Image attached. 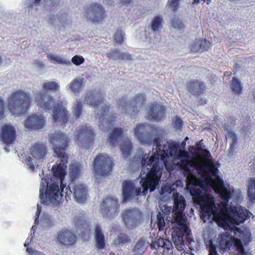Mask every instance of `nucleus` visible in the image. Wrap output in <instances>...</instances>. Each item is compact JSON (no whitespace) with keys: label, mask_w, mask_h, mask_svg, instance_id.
<instances>
[{"label":"nucleus","mask_w":255,"mask_h":255,"mask_svg":"<svg viewBox=\"0 0 255 255\" xmlns=\"http://www.w3.org/2000/svg\"><path fill=\"white\" fill-rule=\"evenodd\" d=\"M43 89L44 91L56 92L59 90V85L55 81H50L44 83L43 85Z\"/></svg>","instance_id":"41"},{"label":"nucleus","mask_w":255,"mask_h":255,"mask_svg":"<svg viewBox=\"0 0 255 255\" xmlns=\"http://www.w3.org/2000/svg\"><path fill=\"white\" fill-rule=\"evenodd\" d=\"M115 45H122L124 41V33L121 29L117 30L113 36Z\"/></svg>","instance_id":"44"},{"label":"nucleus","mask_w":255,"mask_h":255,"mask_svg":"<svg viewBox=\"0 0 255 255\" xmlns=\"http://www.w3.org/2000/svg\"><path fill=\"white\" fill-rule=\"evenodd\" d=\"M109 110L110 107L105 103L104 98L99 96L97 99V115L99 116L100 119L108 115Z\"/></svg>","instance_id":"27"},{"label":"nucleus","mask_w":255,"mask_h":255,"mask_svg":"<svg viewBox=\"0 0 255 255\" xmlns=\"http://www.w3.org/2000/svg\"><path fill=\"white\" fill-rule=\"evenodd\" d=\"M86 18L95 21L96 18V4L93 3L91 5L87 8L85 13Z\"/></svg>","instance_id":"45"},{"label":"nucleus","mask_w":255,"mask_h":255,"mask_svg":"<svg viewBox=\"0 0 255 255\" xmlns=\"http://www.w3.org/2000/svg\"><path fill=\"white\" fill-rule=\"evenodd\" d=\"M134 186L130 181L125 180L123 183L122 191L124 201L129 200L133 195Z\"/></svg>","instance_id":"28"},{"label":"nucleus","mask_w":255,"mask_h":255,"mask_svg":"<svg viewBox=\"0 0 255 255\" xmlns=\"http://www.w3.org/2000/svg\"><path fill=\"white\" fill-rule=\"evenodd\" d=\"M233 245H234L236 248V250L239 252L241 250H243L244 248L241 241L240 239H236L233 237Z\"/></svg>","instance_id":"56"},{"label":"nucleus","mask_w":255,"mask_h":255,"mask_svg":"<svg viewBox=\"0 0 255 255\" xmlns=\"http://www.w3.org/2000/svg\"><path fill=\"white\" fill-rule=\"evenodd\" d=\"M4 112V103L1 97H0V119L3 117Z\"/></svg>","instance_id":"59"},{"label":"nucleus","mask_w":255,"mask_h":255,"mask_svg":"<svg viewBox=\"0 0 255 255\" xmlns=\"http://www.w3.org/2000/svg\"><path fill=\"white\" fill-rule=\"evenodd\" d=\"M204 243L208 249L209 255H219L217 251V246L213 244L212 239L205 240Z\"/></svg>","instance_id":"42"},{"label":"nucleus","mask_w":255,"mask_h":255,"mask_svg":"<svg viewBox=\"0 0 255 255\" xmlns=\"http://www.w3.org/2000/svg\"><path fill=\"white\" fill-rule=\"evenodd\" d=\"M157 224L159 231L163 230L165 227V221L163 214L159 212L156 216Z\"/></svg>","instance_id":"52"},{"label":"nucleus","mask_w":255,"mask_h":255,"mask_svg":"<svg viewBox=\"0 0 255 255\" xmlns=\"http://www.w3.org/2000/svg\"><path fill=\"white\" fill-rule=\"evenodd\" d=\"M26 252L31 255H40V253L36 250H34L32 248H27L26 250Z\"/></svg>","instance_id":"62"},{"label":"nucleus","mask_w":255,"mask_h":255,"mask_svg":"<svg viewBox=\"0 0 255 255\" xmlns=\"http://www.w3.org/2000/svg\"><path fill=\"white\" fill-rule=\"evenodd\" d=\"M173 220L176 224L172 233L173 243L178 251L184 250V241H188L190 237L191 231L187 225V218L183 211L186 205L185 198L179 193H173Z\"/></svg>","instance_id":"2"},{"label":"nucleus","mask_w":255,"mask_h":255,"mask_svg":"<svg viewBox=\"0 0 255 255\" xmlns=\"http://www.w3.org/2000/svg\"><path fill=\"white\" fill-rule=\"evenodd\" d=\"M65 199L68 201L73 197L79 203L84 202L87 198V189L83 184L71 181L65 189Z\"/></svg>","instance_id":"9"},{"label":"nucleus","mask_w":255,"mask_h":255,"mask_svg":"<svg viewBox=\"0 0 255 255\" xmlns=\"http://www.w3.org/2000/svg\"><path fill=\"white\" fill-rule=\"evenodd\" d=\"M118 105L119 107H122V109H126L128 105V103L124 98H122L119 100Z\"/></svg>","instance_id":"60"},{"label":"nucleus","mask_w":255,"mask_h":255,"mask_svg":"<svg viewBox=\"0 0 255 255\" xmlns=\"http://www.w3.org/2000/svg\"><path fill=\"white\" fill-rule=\"evenodd\" d=\"M97 174L102 176L108 175L112 170L114 164L111 158L106 154L97 155Z\"/></svg>","instance_id":"13"},{"label":"nucleus","mask_w":255,"mask_h":255,"mask_svg":"<svg viewBox=\"0 0 255 255\" xmlns=\"http://www.w3.org/2000/svg\"><path fill=\"white\" fill-rule=\"evenodd\" d=\"M75 231L83 241L89 239L91 234V225L84 215L75 217Z\"/></svg>","instance_id":"12"},{"label":"nucleus","mask_w":255,"mask_h":255,"mask_svg":"<svg viewBox=\"0 0 255 255\" xmlns=\"http://www.w3.org/2000/svg\"><path fill=\"white\" fill-rule=\"evenodd\" d=\"M226 138H230L232 140L229 149V153L232 154L234 152L235 146L237 143L236 134L233 131L228 130L226 133Z\"/></svg>","instance_id":"36"},{"label":"nucleus","mask_w":255,"mask_h":255,"mask_svg":"<svg viewBox=\"0 0 255 255\" xmlns=\"http://www.w3.org/2000/svg\"><path fill=\"white\" fill-rule=\"evenodd\" d=\"M231 88L234 93L238 95H240L243 93V86L241 82L236 77L233 78Z\"/></svg>","instance_id":"35"},{"label":"nucleus","mask_w":255,"mask_h":255,"mask_svg":"<svg viewBox=\"0 0 255 255\" xmlns=\"http://www.w3.org/2000/svg\"><path fill=\"white\" fill-rule=\"evenodd\" d=\"M141 212L136 209H127L123 214V219L128 229H132L140 223Z\"/></svg>","instance_id":"15"},{"label":"nucleus","mask_w":255,"mask_h":255,"mask_svg":"<svg viewBox=\"0 0 255 255\" xmlns=\"http://www.w3.org/2000/svg\"><path fill=\"white\" fill-rule=\"evenodd\" d=\"M78 240L76 234L68 230L59 231L57 234L55 242L60 246L69 248L75 245Z\"/></svg>","instance_id":"16"},{"label":"nucleus","mask_w":255,"mask_h":255,"mask_svg":"<svg viewBox=\"0 0 255 255\" xmlns=\"http://www.w3.org/2000/svg\"><path fill=\"white\" fill-rule=\"evenodd\" d=\"M81 172L80 168L78 163H73L70 165L69 174L71 179V181H76Z\"/></svg>","instance_id":"37"},{"label":"nucleus","mask_w":255,"mask_h":255,"mask_svg":"<svg viewBox=\"0 0 255 255\" xmlns=\"http://www.w3.org/2000/svg\"><path fill=\"white\" fill-rule=\"evenodd\" d=\"M248 210L242 206L230 205L226 211L217 215L219 226L222 227H229L230 224L239 225L247 219Z\"/></svg>","instance_id":"7"},{"label":"nucleus","mask_w":255,"mask_h":255,"mask_svg":"<svg viewBox=\"0 0 255 255\" xmlns=\"http://www.w3.org/2000/svg\"><path fill=\"white\" fill-rule=\"evenodd\" d=\"M187 89L192 95L199 97L203 94L207 87L204 82L198 79H193L187 82Z\"/></svg>","instance_id":"20"},{"label":"nucleus","mask_w":255,"mask_h":255,"mask_svg":"<svg viewBox=\"0 0 255 255\" xmlns=\"http://www.w3.org/2000/svg\"><path fill=\"white\" fill-rule=\"evenodd\" d=\"M25 162L32 170H33L34 169L35 166L32 162V159L30 156H27L25 158Z\"/></svg>","instance_id":"58"},{"label":"nucleus","mask_w":255,"mask_h":255,"mask_svg":"<svg viewBox=\"0 0 255 255\" xmlns=\"http://www.w3.org/2000/svg\"><path fill=\"white\" fill-rule=\"evenodd\" d=\"M49 140L53 145L56 156L60 159V163L52 166V171L56 180L60 181L61 191L58 183L54 182L49 186V177L42 178L39 189V198L42 204L57 205L63 196L64 188L66 186L63 181L66 175L65 168L67 167L69 158L68 155L65 152L69 145V139L64 133L59 131L51 133L49 135Z\"/></svg>","instance_id":"1"},{"label":"nucleus","mask_w":255,"mask_h":255,"mask_svg":"<svg viewBox=\"0 0 255 255\" xmlns=\"http://www.w3.org/2000/svg\"><path fill=\"white\" fill-rule=\"evenodd\" d=\"M153 253L158 255H172L173 246L172 243L167 239L160 238L157 241L152 242L150 244Z\"/></svg>","instance_id":"14"},{"label":"nucleus","mask_w":255,"mask_h":255,"mask_svg":"<svg viewBox=\"0 0 255 255\" xmlns=\"http://www.w3.org/2000/svg\"><path fill=\"white\" fill-rule=\"evenodd\" d=\"M71 61L75 65L79 66L84 62V58L82 56L75 55L72 57Z\"/></svg>","instance_id":"57"},{"label":"nucleus","mask_w":255,"mask_h":255,"mask_svg":"<svg viewBox=\"0 0 255 255\" xmlns=\"http://www.w3.org/2000/svg\"><path fill=\"white\" fill-rule=\"evenodd\" d=\"M202 141L203 140L202 139L196 143L194 147L195 149L203 152V156L207 158L205 159V162L202 165V167L208 170L211 174L214 175L218 171V169L216 167L213 162L208 159L211 156L210 153L207 149L203 148Z\"/></svg>","instance_id":"18"},{"label":"nucleus","mask_w":255,"mask_h":255,"mask_svg":"<svg viewBox=\"0 0 255 255\" xmlns=\"http://www.w3.org/2000/svg\"><path fill=\"white\" fill-rule=\"evenodd\" d=\"M82 112V104L80 101H76V104L73 108V113L75 119L79 118Z\"/></svg>","instance_id":"48"},{"label":"nucleus","mask_w":255,"mask_h":255,"mask_svg":"<svg viewBox=\"0 0 255 255\" xmlns=\"http://www.w3.org/2000/svg\"><path fill=\"white\" fill-rule=\"evenodd\" d=\"M165 112V108L163 105L154 102L150 106L148 116L153 121L159 122L164 118Z\"/></svg>","instance_id":"21"},{"label":"nucleus","mask_w":255,"mask_h":255,"mask_svg":"<svg viewBox=\"0 0 255 255\" xmlns=\"http://www.w3.org/2000/svg\"><path fill=\"white\" fill-rule=\"evenodd\" d=\"M105 245V236L102 233L101 227L97 225V248L103 249Z\"/></svg>","instance_id":"33"},{"label":"nucleus","mask_w":255,"mask_h":255,"mask_svg":"<svg viewBox=\"0 0 255 255\" xmlns=\"http://www.w3.org/2000/svg\"><path fill=\"white\" fill-rule=\"evenodd\" d=\"M181 0H168V8L173 12L176 11L179 7L180 1Z\"/></svg>","instance_id":"51"},{"label":"nucleus","mask_w":255,"mask_h":255,"mask_svg":"<svg viewBox=\"0 0 255 255\" xmlns=\"http://www.w3.org/2000/svg\"><path fill=\"white\" fill-rule=\"evenodd\" d=\"M45 125L44 117L42 115L34 114L29 117L25 121V127L30 130L39 129Z\"/></svg>","instance_id":"22"},{"label":"nucleus","mask_w":255,"mask_h":255,"mask_svg":"<svg viewBox=\"0 0 255 255\" xmlns=\"http://www.w3.org/2000/svg\"><path fill=\"white\" fill-rule=\"evenodd\" d=\"M178 156L180 159H189L188 153L187 151L185 150L180 151Z\"/></svg>","instance_id":"61"},{"label":"nucleus","mask_w":255,"mask_h":255,"mask_svg":"<svg viewBox=\"0 0 255 255\" xmlns=\"http://www.w3.org/2000/svg\"><path fill=\"white\" fill-rule=\"evenodd\" d=\"M121 149L124 157L128 158L131 154L132 146L131 142L128 140L124 141L121 145Z\"/></svg>","instance_id":"34"},{"label":"nucleus","mask_w":255,"mask_h":255,"mask_svg":"<svg viewBox=\"0 0 255 255\" xmlns=\"http://www.w3.org/2000/svg\"><path fill=\"white\" fill-rule=\"evenodd\" d=\"M129 241L130 239L127 235L125 234H120L118 238L115 240V243L116 244L123 245L127 243Z\"/></svg>","instance_id":"53"},{"label":"nucleus","mask_w":255,"mask_h":255,"mask_svg":"<svg viewBox=\"0 0 255 255\" xmlns=\"http://www.w3.org/2000/svg\"><path fill=\"white\" fill-rule=\"evenodd\" d=\"M76 140L84 146L90 147L93 144L95 134L93 129L87 125L81 126L74 137Z\"/></svg>","instance_id":"11"},{"label":"nucleus","mask_w":255,"mask_h":255,"mask_svg":"<svg viewBox=\"0 0 255 255\" xmlns=\"http://www.w3.org/2000/svg\"><path fill=\"white\" fill-rule=\"evenodd\" d=\"M248 196L251 202L255 201V178H253L249 180L248 185Z\"/></svg>","instance_id":"40"},{"label":"nucleus","mask_w":255,"mask_h":255,"mask_svg":"<svg viewBox=\"0 0 255 255\" xmlns=\"http://www.w3.org/2000/svg\"><path fill=\"white\" fill-rule=\"evenodd\" d=\"M35 100L43 110L49 111L53 107L52 117L54 122L61 125L67 123L69 113L62 105V101H58L55 106H53L55 100L53 96L44 93H37Z\"/></svg>","instance_id":"5"},{"label":"nucleus","mask_w":255,"mask_h":255,"mask_svg":"<svg viewBox=\"0 0 255 255\" xmlns=\"http://www.w3.org/2000/svg\"><path fill=\"white\" fill-rule=\"evenodd\" d=\"M97 23H102L106 17L105 11L104 7L97 3Z\"/></svg>","instance_id":"43"},{"label":"nucleus","mask_w":255,"mask_h":255,"mask_svg":"<svg viewBox=\"0 0 255 255\" xmlns=\"http://www.w3.org/2000/svg\"><path fill=\"white\" fill-rule=\"evenodd\" d=\"M145 126L140 123L134 128V135L142 143L150 145L153 143V146H155L156 151L148 158L154 157L155 159H158L159 164H163L167 170L170 169L171 167L169 160V157H174L177 152L178 145L176 143L164 144L161 149L160 139L157 137L153 139L147 137L144 133Z\"/></svg>","instance_id":"3"},{"label":"nucleus","mask_w":255,"mask_h":255,"mask_svg":"<svg viewBox=\"0 0 255 255\" xmlns=\"http://www.w3.org/2000/svg\"><path fill=\"white\" fill-rule=\"evenodd\" d=\"M146 95L144 93H137L129 104V111L137 114L140 111L146 102Z\"/></svg>","instance_id":"24"},{"label":"nucleus","mask_w":255,"mask_h":255,"mask_svg":"<svg viewBox=\"0 0 255 255\" xmlns=\"http://www.w3.org/2000/svg\"><path fill=\"white\" fill-rule=\"evenodd\" d=\"M233 237L226 232L220 234L218 238V243L221 251L226 252L229 250L233 246Z\"/></svg>","instance_id":"25"},{"label":"nucleus","mask_w":255,"mask_h":255,"mask_svg":"<svg viewBox=\"0 0 255 255\" xmlns=\"http://www.w3.org/2000/svg\"><path fill=\"white\" fill-rule=\"evenodd\" d=\"M213 188L215 192L218 193L223 202L221 203L218 207V211L216 216L223 211H226V209L229 207L228 203L232 197L231 193L229 191L224 184L223 180L219 178L215 179L213 181Z\"/></svg>","instance_id":"10"},{"label":"nucleus","mask_w":255,"mask_h":255,"mask_svg":"<svg viewBox=\"0 0 255 255\" xmlns=\"http://www.w3.org/2000/svg\"><path fill=\"white\" fill-rule=\"evenodd\" d=\"M200 45H201L200 53L208 51L212 46V42L206 39H200Z\"/></svg>","instance_id":"47"},{"label":"nucleus","mask_w":255,"mask_h":255,"mask_svg":"<svg viewBox=\"0 0 255 255\" xmlns=\"http://www.w3.org/2000/svg\"><path fill=\"white\" fill-rule=\"evenodd\" d=\"M148 154H144L141 159L142 168L149 166L151 167L146 176L142 178L140 181L143 188L142 193L145 194L149 189L150 192L153 191L160 179L162 165L159 164L158 159H155L154 157L148 158Z\"/></svg>","instance_id":"4"},{"label":"nucleus","mask_w":255,"mask_h":255,"mask_svg":"<svg viewBox=\"0 0 255 255\" xmlns=\"http://www.w3.org/2000/svg\"><path fill=\"white\" fill-rule=\"evenodd\" d=\"M197 185H192L186 187V190L190 192L195 203H197L204 196L202 194V191L197 187Z\"/></svg>","instance_id":"30"},{"label":"nucleus","mask_w":255,"mask_h":255,"mask_svg":"<svg viewBox=\"0 0 255 255\" xmlns=\"http://www.w3.org/2000/svg\"><path fill=\"white\" fill-rule=\"evenodd\" d=\"M172 24L175 28L179 30H184V28L185 27L183 22L179 19L176 20H173Z\"/></svg>","instance_id":"55"},{"label":"nucleus","mask_w":255,"mask_h":255,"mask_svg":"<svg viewBox=\"0 0 255 255\" xmlns=\"http://www.w3.org/2000/svg\"><path fill=\"white\" fill-rule=\"evenodd\" d=\"M200 205L201 208L200 217L203 220L209 219L213 216L214 220L219 225L217 214L218 207L215 206L214 199L209 195H205L201 200L196 203Z\"/></svg>","instance_id":"8"},{"label":"nucleus","mask_w":255,"mask_h":255,"mask_svg":"<svg viewBox=\"0 0 255 255\" xmlns=\"http://www.w3.org/2000/svg\"><path fill=\"white\" fill-rule=\"evenodd\" d=\"M86 104L96 107V95L94 92H89L87 93L85 98Z\"/></svg>","instance_id":"46"},{"label":"nucleus","mask_w":255,"mask_h":255,"mask_svg":"<svg viewBox=\"0 0 255 255\" xmlns=\"http://www.w3.org/2000/svg\"><path fill=\"white\" fill-rule=\"evenodd\" d=\"M164 20L160 15H156L152 19L149 24L151 30L154 33H159L163 28Z\"/></svg>","instance_id":"29"},{"label":"nucleus","mask_w":255,"mask_h":255,"mask_svg":"<svg viewBox=\"0 0 255 255\" xmlns=\"http://www.w3.org/2000/svg\"><path fill=\"white\" fill-rule=\"evenodd\" d=\"M50 61H53L55 64L70 65L71 62L69 60L64 59V58L58 56L54 54H50L47 56Z\"/></svg>","instance_id":"39"},{"label":"nucleus","mask_w":255,"mask_h":255,"mask_svg":"<svg viewBox=\"0 0 255 255\" xmlns=\"http://www.w3.org/2000/svg\"><path fill=\"white\" fill-rule=\"evenodd\" d=\"M174 125L177 127H181L182 125V121L180 118H177L174 122Z\"/></svg>","instance_id":"63"},{"label":"nucleus","mask_w":255,"mask_h":255,"mask_svg":"<svg viewBox=\"0 0 255 255\" xmlns=\"http://www.w3.org/2000/svg\"><path fill=\"white\" fill-rule=\"evenodd\" d=\"M31 100L29 92L21 89L12 91L7 99V108L14 115H23L29 109Z\"/></svg>","instance_id":"6"},{"label":"nucleus","mask_w":255,"mask_h":255,"mask_svg":"<svg viewBox=\"0 0 255 255\" xmlns=\"http://www.w3.org/2000/svg\"><path fill=\"white\" fill-rule=\"evenodd\" d=\"M31 155L33 158L39 162H42L46 157L48 153V148L44 143L36 142L29 148Z\"/></svg>","instance_id":"19"},{"label":"nucleus","mask_w":255,"mask_h":255,"mask_svg":"<svg viewBox=\"0 0 255 255\" xmlns=\"http://www.w3.org/2000/svg\"><path fill=\"white\" fill-rule=\"evenodd\" d=\"M118 200L107 197L103 200L101 204L102 213L109 217L115 216L119 212L120 205Z\"/></svg>","instance_id":"17"},{"label":"nucleus","mask_w":255,"mask_h":255,"mask_svg":"<svg viewBox=\"0 0 255 255\" xmlns=\"http://www.w3.org/2000/svg\"><path fill=\"white\" fill-rule=\"evenodd\" d=\"M177 165L184 175L190 172L189 167L192 166V163L189 159H180Z\"/></svg>","instance_id":"38"},{"label":"nucleus","mask_w":255,"mask_h":255,"mask_svg":"<svg viewBox=\"0 0 255 255\" xmlns=\"http://www.w3.org/2000/svg\"><path fill=\"white\" fill-rule=\"evenodd\" d=\"M201 45H200V39H196V40L191 44L190 51L193 52H200Z\"/></svg>","instance_id":"54"},{"label":"nucleus","mask_w":255,"mask_h":255,"mask_svg":"<svg viewBox=\"0 0 255 255\" xmlns=\"http://www.w3.org/2000/svg\"><path fill=\"white\" fill-rule=\"evenodd\" d=\"M188 175L186 177V186L190 187L192 185H197L198 179L196 176L190 173H187Z\"/></svg>","instance_id":"50"},{"label":"nucleus","mask_w":255,"mask_h":255,"mask_svg":"<svg viewBox=\"0 0 255 255\" xmlns=\"http://www.w3.org/2000/svg\"><path fill=\"white\" fill-rule=\"evenodd\" d=\"M106 55L109 59L114 61L132 59L131 54L128 53L121 52L117 49H111L109 52L106 53Z\"/></svg>","instance_id":"26"},{"label":"nucleus","mask_w":255,"mask_h":255,"mask_svg":"<svg viewBox=\"0 0 255 255\" xmlns=\"http://www.w3.org/2000/svg\"><path fill=\"white\" fill-rule=\"evenodd\" d=\"M134 252L139 255H142L145 250L144 241L139 240L134 246Z\"/></svg>","instance_id":"49"},{"label":"nucleus","mask_w":255,"mask_h":255,"mask_svg":"<svg viewBox=\"0 0 255 255\" xmlns=\"http://www.w3.org/2000/svg\"><path fill=\"white\" fill-rule=\"evenodd\" d=\"M123 130L121 128H116L113 129L108 138V141L113 146L117 143L119 138L123 136Z\"/></svg>","instance_id":"31"},{"label":"nucleus","mask_w":255,"mask_h":255,"mask_svg":"<svg viewBox=\"0 0 255 255\" xmlns=\"http://www.w3.org/2000/svg\"><path fill=\"white\" fill-rule=\"evenodd\" d=\"M84 82V78H75L70 83L69 88L76 94L79 92L81 88L83 86Z\"/></svg>","instance_id":"32"},{"label":"nucleus","mask_w":255,"mask_h":255,"mask_svg":"<svg viewBox=\"0 0 255 255\" xmlns=\"http://www.w3.org/2000/svg\"><path fill=\"white\" fill-rule=\"evenodd\" d=\"M0 137L6 145L12 144L16 138V131L13 127L4 125L1 128Z\"/></svg>","instance_id":"23"},{"label":"nucleus","mask_w":255,"mask_h":255,"mask_svg":"<svg viewBox=\"0 0 255 255\" xmlns=\"http://www.w3.org/2000/svg\"><path fill=\"white\" fill-rule=\"evenodd\" d=\"M207 104V100L201 98L198 102V105L203 106Z\"/></svg>","instance_id":"64"}]
</instances>
